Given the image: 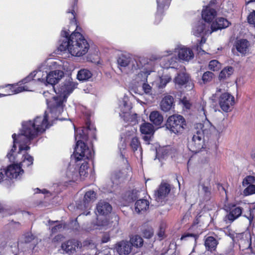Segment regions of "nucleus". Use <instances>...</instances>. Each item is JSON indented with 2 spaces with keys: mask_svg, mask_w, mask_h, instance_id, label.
Listing matches in <instances>:
<instances>
[{
  "mask_svg": "<svg viewBox=\"0 0 255 255\" xmlns=\"http://www.w3.org/2000/svg\"><path fill=\"white\" fill-rule=\"evenodd\" d=\"M86 125V127L75 129V139L77 141L74 148V154L77 161H80L84 158L90 159L93 156V153L86 142L88 141L90 136L96 139V128H91L90 122H87Z\"/></svg>",
  "mask_w": 255,
  "mask_h": 255,
  "instance_id": "nucleus-1",
  "label": "nucleus"
},
{
  "mask_svg": "<svg viewBox=\"0 0 255 255\" xmlns=\"http://www.w3.org/2000/svg\"><path fill=\"white\" fill-rule=\"evenodd\" d=\"M48 118V113L45 111L42 116H37L33 121H29L23 123L22 130L30 139H34L50 127Z\"/></svg>",
  "mask_w": 255,
  "mask_h": 255,
  "instance_id": "nucleus-2",
  "label": "nucleus"
},
{
  "mask_svg": "<svg viewBox=\"0 0 255 255\" xmlns=\"http://www.w3.org/2000/svg\"><path fill=\"white\" fill-rule=\"evenodd\" d=\"M212 126L210 123H197L195 126L194 134L188 141V147L192 152H199L204 146V136L211 133Z\"/></svg>",
  "mask_w": 255,
  "mask_h": 255,
  "instance_id": "nucleus-3",
  "label": "nucleus"
},
{
  "mask_svg": "<svg viewBox=\"0 0 255 255\" xmlns=\"http://www.w3.org/2000/svg\"><path fill=\"white\" fill-rule=\"evenodd\" d=\"M35 75L34 71L18 83L0 86V90H2V93H0V98L23 91H32L30 86L35 83L36 80L34 79Z\"/></svg>",
  "mask_w": 255,
  "mask_h": 255,
  "instance_id": "nucleus-4",
  "label": "nucleus"
},
{
  "mask_svg": "<svg viewBox=\"0 0 255 255\" xmlns=\"http://www.w3.org/2000/svg\"><path fill=\"white\" fill-rule=\"evenodd\" d=\"M73 39L70 53L74 56H81L85 55L89 49V44L83 35L79 32L74 31L71 34Z\"/></svg>",
  "mask_w": 255,
  "mask_h": 255,
  "instance_id": "nucleus-5",
  "label": "nucleus"
},
{
  "mask_svg": "<svg viewBox=\"0 0 255 255\" xmlns=\"http://www.w3.org/2000/svg\"><path fill=\"white\" fill-rule=\"evenodd\" d=\"M165 126L171 132L175 134H180L186 128L187 124L182 116L174 114L167 118Z\"/></svg>",
  "mask_w": 255,
  "mask_h": 255,
  "instance_id": "nucleus-6",
  "label": "nucleus"
},
{
  "mask_svg": "<svg viewBox=\"0 0 255 255\" xmlns=\"http://www.w3.org/2000/svg\"><path fill=\"white\" fill-rule=\"evenodd\" d=\"M218 0H211L208 5L203 7L202 10V18L209 24L211 25L217 17L219 7Z\"/></svg>",
  "mask_w": 255,
  "mask_h": 255,
  "instance_id": "nucleus-7",
  "label": "nucleus"
},
{
  "mask_svg": "<svg viewBox=\"0 0 255 255\" xmlns=\"http://www.w3.org/2000/svg\"><path fill=\"white\" fill-rule=\"evenodd\" d=\"M43 94L48 108L51 111L60 112L63 109L64 99L61 96H52L50 98L51 94L48 91L44 92Z\"/></svg>",
  "mask_w": 255,
  "mask_h": 255,
  "instance_id": "nucleus-8",
  "label": "nucleus"
},
{
  "mask_svg": "<svg viewBox=\"0 0 255 255\" xmlns=\"http://www.w3.org/2000/svg\"><path fill=\"white\" fill-rule=\"evenodd\" d=\"M219 104L221 109L225 112H229L235 104L234 96L228 93H224L221 95L219 99Z\"/></svg>",
  "mask_w": 255,
  "mask_h": 255,
  "instance_id": "nucleus-9",
  "label": "nucleus"
},
{
  "mask_svg": "<svg viewBox=\"0 0 255 255\" xmlns=\"http://www.w3.org/2000/svg\"><path fill=\"white\" fill-rule=\"evenodd\" d=\"M171 190L170 186L167 183H161L154 191V198L158 203L165 202Z\"/></svg>",
  "mask_w": 255,
  "mask_h": 255,
  "instance_id": "nucleus-10",
  "label": "nucleus"
},
{
  "mask_svg": "<svg viewBox=\"0 0 255 255\" xmlns=\"http://www.w3.org/2000/svg\"><path fill=\"white\" fill-rule=\"evenodd\" d=\"M76 85L73 82L66 81L63 82L56 88L53 87L55 92L59 95L58 96H61L64 100L66 96L71 93L76 88Z\"/></svg>",
  "mask_w": 255,
  "mask_h": 255,
  "instance_id": "nucleus-11",
  "label": "nucleus"
},
{
  "mask_svg": "<svg viewBox=\"0 0 255 255\" xmlns=\"http://www.w3.org/2000/svg\"><path fill=\"white\" fill-rule=\"evenodd\" d=\"M226 211L228 212V214L225 218L230 223H232L241 216L242 214L243 208L234 204H229L226 206Z\"/></svg>",
  "mask_w": 255,
  "mask_h": 255,
  "instance_id": "nucleus-12",
  "label": "nucleus"
},
{
  "mask_svg": "<svg viewBox=\"0 0 255 255\" xmlns=\"http://www.w3.org/2000/svg\"><path fill=\"white\" fill-rule=\"evenodd\" d=\"M4 175L10 179L17 178L23 173L24 171L19 164H13L8 165L4 169Z\"/></svg>",
  "mask_w": 255,
  "mask_h": 255,
  "instance_id": "nucleus-13",
  "label": "nucleus"
},
{
  "mask_svg": "<svg viewBox=\"0 0 255 255\" xmlns=\"http://www.w3.org/2000/svg\"><path fill=\"white\" fill-rule=\"evenodd\" d=\"M175 102L174 98L169 95H166L162 98L160 103V109L164 112H168L174 109Z\"/></svg>",
  "mask_w": 255,
  "mask_h": 255,
  "instance_id": "nucleus-14",
  "label": "nucleus"
},
{
  "mask_svg": "<svg viewBox=\"0 0 255 255\" xmlns=\"http://www.w3.org/2000/svg\"><path fill=\"white\" fill-rule=\"evenodd\" d=\"M231 24V23L227 19L222 17H218L211 23L210 33L226 28Z\"/></svg>",
  "mask_w": 255,
  "mask_h": 255,
  "instance_id": "nucleus-15",
  "label": "nucleus"
},
{
  "mask_svg": "<svg viewBox=\"0 0 255 255\" xmlns=\"http://www.w3.org/2000/svg\"><path fill=\"white\" fill-rule=\"evenodd\" d=\"M33 139H30L27 134H25L23 130L21 133L18 134V140L19 142V151L18 153H20L22 150H28L30 149V146L28 145L31 141Z\"/></svg>",
  "mask_w": 255,
  "mask_h": 255,
  "instance_id": "nucleus-16",
  "label": "nucleus"
},
{
  "mask_svg": "<svg viewBox=\"0 0 255 255\" xmlns=\"http://www.w3.org/2000/svg\"><path fill=\"white\" fill-rule=\"evenodd\" d=\"M64 72L61 70H54L50 72L46 76V82L47 84L55 87V85L63 77Z\"/></svg>",
  "mask_w": 255,
  "mask_h": 255,
  "instance_id": "nucleus-17",
  "label": "nucleus"
},
{
  "mask_svg": "<svg viewBox=\"0 0 255 255\" xmlns=\"http://www.w3.org/2000/svg\"><path fill=\"white\" fill-rule=\"evenodd\" d=\"M61 35L64 39L62 40L61 43L59 45L58 49L61 51H65L68 50L70 52V48H71L72 42L73 40L71 38V35H69V33L65 30L61 31Z\"/></svg>",
  "mask_w": 255,
  "mask_h": 255,
  "instance_id": "nucleus-18",
  "label": "nucleus"
},
{
  "mask_svg": "<svg viewBox=\"0 0 255 255\" xmlns=\"http://www.w3.org/2000/svg\"><path fill=\"white\" fill-rule=\"evenodd\" d=\"M249 41L246 39H241L236 41L234 47L242 55L245 56L249 50Z\"/></svg>",
  "mask_w": 255,
  "mask_h": 255,
  "instance_id": "nucleus-19",
  "label": "nucleus"
},
{
  "mask_svg": "<svg viewBox=\"0 0 255 255\" xmlns=\"http://www.w3.org/2000/svg\"><path fill=\"white\" fill-rule=\"evenodd\" d=\"M79 244L77 241L75 240H68L61 245V248L66 253L69 254H73L76 249H78Z\"/></svg>",
  "mask_w": 255,
  "mask_h": 255,
  "instance_id": "nucleus-20",
  "label": "nucleus"
},
{
  "mask_svg": "<svg viewBox=\"0 0 255 255\" xmlns=\"http://www.w3.org/2000/svg\"><path fill=\"white\" fill-rule=\"evenodd\" d=\"M117 251L120 255H127L131 252L130 244L127 241H121L117 244Z\"/></svg>",
  "mask_w": 255,
  "mask_h": 255,
  "instance_id": "nucleus-21",
  "label": "nucleus"
},
{
  "mask_svg": "<svg viewBox=\"0 0 255 255\" xmlns=\"http://www.w3.org/2000/svg\"><path fill=\"white\" fill-rule=\"evenodd\" d=\"M78 0H73L71 4V6L67 11V13H71L73 15V18L71 19L70 23L74 24L78 27V21L76 18V11L78 9Z\"/></svg>",
  "mask_w": 255,
  "mask_h": 255,
  "instance_id": "nucleus-22",
  "label": "nucleus"
},
{
  "mask_svg": "<svg viewBox=\"0 0 255 255\" xmlns=\"http://www.w3.org/2000/svg\"><path fill=\"white\" fill-rule=\"evenodd\" d=\"M178 55L180 59L188 61L193 58L194 54L190 48L182 47L179 49Z\"/></svg>",
  "mask_w": 255,
  "mask_h": 255,
  "instance_id": "nucleus-23",
  "label": "nucleus"
},
{
  "mask_svg": "<svg viewBox=\"0 0 255 255\" xmlns=\"http://www.w3.org/2000/svg\"><path fill=\"white\" fill-rule=\"evenodd\" d=\"M219 243L218 241L212 236L207 237L205 239L204 245L206 250L210 252L216 251Z\"/></svg>",
  "mask_w": 255,
  "mask_h": 255,
  "instance_id": "nucleus-24",
  "label": "nucleus"
},
{
  "mask_svg": "<svg viewBox=\"0 0 255 255\" xmlns=\"http://www.w3.org/2000/svg\"><path fill=\"white\" fill-rule=\"evenodd\" d=\"M97 210L100 215H108L112 211V207L109 203L101 201L97 205Z\"/></svg>",
  "mask_w": 255,
  "mask_h": 255,
  "instance_id": "nucleus-25",
  "label": "nucleus"
},
{
  "mask_svg": "<svg viewBox=\"0 0 255 255\" xmlns=\"http://www.w3.org/2000/svg\"><path fill=\"white\" fill-rule=\"evenodd\" d=\"M97 198V193L93 190L87 191L84 196L83 204L84 207L87 208L89 207V204L94 202Z\"/></svg>",
  "mask_w": 255,
  "mask_h": 255,
  "instance_id": "nucleus-26",
  "label": "nucleus"
},
{
  "mask_svg": "<svg viewBox=\"0 0 255 255\" xmlns=\"http://www.w3.org/2000/svg\"><path fill=\"white\" fill-rule=\"evenodd\" d=\"M149 120L155 126H160L163 122V117L159 112L154 111L150 113Z\"/></svg>",
  "mask_w": 255,
  "mask_h": 255,
  "instance_id": "nucleus-27",
  "label": "nucleus"
},
{
  "mask_svg": "<svg viewBox=\"0 0 255 255\" xmlns=\"http://www.w3.org/2000/svg\"><path fill=\"white\" fill-rule=\"evenodd\" d=\"M149 202L146 199H139L135 203V210L137 213L146 211L149 208Z\"/></svg>",
  "mask_w": 255,
  "mask_h": 255,
  "instance_id": "nucleus-28",
  "label": "nucleus"
},
{
  "mask_svg": "<svg viewBox=\"0 0 255 255\" xmlns=\"http://www.w3.org/2000/svg\"><path fill=\"white\" fill-rule=\"evenodd\" d=\"M92 76L93 74L89 70L81 69L78 72L77 78L80 81H88Z\"/></svg>",
  "mask_w": 255,
  "mask_h": 255,
  "instance_id": "nucleus-29",
  "label": "nucleus"
},
{
  "mask_svg": "<svg viewBox=\"0 0 255 255\" xmlns=\"http://www.w3.org/2000/svg\"><path fill=\"white\" fill-rule=\"evenodd\" d=\"M189 76L185 73H180L174 78V81L175 84L183 86L189 82Z\"/></svg>",
  "mask_w": 255,
  "mask_h": 255,
  "instance_id": "nucleus-30",
  "label": "nucleus"
},
{
  "mask_svg": "<svg viewBox=\"0 0 255 255\" xmlns=\"http://www.w3.org/2000/svg\"><path fill=\"white\" fill-rule=\"evenodd\" d=\"M234 72V69L232 66L225 67L219 73V79L224 80L229 78Z\"/></svg>",
  "mask_w": 255,
  "mask_h": 255,
  "instance_id": "nucleus-31",
  "label": "nucleus"
},
{
  "mask_svg": "<svg viewBox=\"0 0 255 255\" xmlns=\"http://www.w3.org/2000/svg\"><path fill=\"white\" fill-rule=\"evenodd\" d=\"M140 131L143 134H152L154 132L153 126L149 123L144 122L140 125Z\"/></svg>",
  "mask_w": 255,
  "mask_h": 255,
  "instance_id": "nucleus-32",
  "label": "nucleus"
},
{
  "mask_svg": "<svg viewBox=\"0 0 255 255\" xmlns=\"http://www.w3.org/2000/svg\"><path fill=\"white\" fill-rule=\"evenodd\" d=\"M34 158L28 153H26L23 155L22 160L19 164L20 165L21 168L28 167L31 166L33 163Z\"/></svg>",
  "mask_w": 255,
  "mask_h": 255,
  "instance_id": "nucleus-33",
  "label": "nucleus"
},
{
  "mask_svg": "<svg viewBox=\"0 0 255 255\" xmlns=\"http://www.w3.org/2000/svg\"><path fill=\"white\" fill-rule=\"evenodd\" d=\"M141 233L144 238L150 239L154 235V231L151 226L144 225L142 226L141 228Z\"/></svg>",
  "mask_w": 255,
  "mask_h": 255,
  "instance_id": "nucleus-34",
  "label": "nucleus"
},
{
  "mask_svg": "<svg viewBox=\"0 0 255 255\" xmlns=\"http://www.w3.org/2000/svg\"><path fill=\"white\" fill-rule=\"evenodd\" d=\"M203 192V198L206 201H209L212 197L211 188L210 186H206L204 183L201 185Z\"/></svg>",
  "mask_w": 255,
  "mask_h": 255,
  "instance_id": "nucleus-35",
  "label": "nucleus"
},
{
  "mask_svg": "<svg viewBox=\"0 0 255 255\" xmlns=\"http://www.w3.org/2000/svg\"><path fill=\"white\" fill-rule=\"evenodd\" d=\"M131 58L124 55L120 56L117 60L118 65L121 67H126L130 63Z\"/></svg>",
  "mask_w": 255,
  "mask_h": 255,
  "instance_id": "nucleus-36",
  "label": "nucleus"
},
{
  "mask_svg": "<svg viewBox=\"0 0 255 255\" xmlns=\"http://www.w3.org/2000/svg\"><path fill=\"white\" fill-rule=\"evenodd\" d=\"M130 244L136 248L142 247L143 244L142 238L139 235H135L130 239Z\"/></svg>",
  "mask_w": 255,
  "mask_h": 255,
  "instance_id": "nucleus-37",
  "label": "nucleus"
},
{
  "mask_svg": "<svg viewBox=\"0 0 255 255\" xmlns=\"http://www.w3.org/2000/svg\"><path fill=\"white\" fill-rule=\"evenodd\" d=\"M209 29H206V24L203 22H199L196 26V29L194 34L197 35H200L201 33L206 34Z\"/></svg>",
  "mask_w": 255,
  "mask_h": 255,
  "instance_id": "nucleus-38",
  "label": "nucleus"
},
{
  "mask_svg": "<svg viewBox=\"0 0 255 255\" xmlns=\"http://www.w3.org/2000/svg\"><path fill=\"white\" fill-rule=\"evenodd\" d=\"M209 69L213 71H218L221 68V64L217 60H212L210 61Z\"/></svg>",
  "mask_w": 255,
  "mask_h": 255,
  "instance_id": "nucleus-39",
  "label": "nucleus"
},
{
  "mask_svg": "<svg viewBox=\"0 0 255 255\" xmlns=\"http://www.w3.org/2000/svg\"><path fill=\"white\" fill-rule=\"evenodd\" d=\"M214 77V74L213 73L210 71H206L203 74L202 80L204 84H207L210 82Z\"/></svg>",
  "mask_w": 255,
  "mask_h": 255,
  "instance_id": "nucleus-40",
  "label": "nucleus"
},
{
  "mask_svg": "<svg viewBox=\"0 0 255 255\" xmlns=\"http://www.w3.org/2000/svg\"><path fill=\"white\" fill-rule=\"evenodd\" d=\"M12 137L13 138V145L11 149L10 150V152L8 153L7 154V156L8 158H10L12 156L13 152L15 151L16 150V143L19 144L18 140V135H17L15 133H13L12 135Z\"/></svg>",
  "mask_w": 255,
  "mask_h": 255,
  "instance_id": "nucleus-41",
  "label": "nucleus"
},
{
  "mask_svg": "<svg viewBox=\"0 0 255 255\" xmlns=\"http://www.w3.org/2000/svg\"><path fill=\"white\" fill-rule=\"evenodd\" d=\"M88 163L84 161L79 168V174L81 176H87L88 174Z\"/></svg>",
  "mask_w": 255,
  "mask_h": 255,
  "instance_id": "nucleus-42",
  "label": "nucleus"
},
{
  "mask_svg": "<svg viewBox=\"0 0 255 255\" xmlns=\"http://www.w3.org/2000/svg\"><path fill=\"white\" fill-rule=\"evenodd\" d=\"M166 229V225L164 223H162L160 225L158 231L157 232V236L160 241L163 240L165 237V232Z\"/></svg>",
  "mask_w": 255,
  "mask_h": 255,
  "instance_id": "nucleus-43",
  "label": "nucleus"
},
{
  "mask_svg": "<svg viewBox=\"0 0 255 255\" xmlns=\"http://www.w3.org/2000/svg\"><path fill=\"white\" fill-rule=\"evenodd\" d=\"M188 238H192L195 242H196L199 238V235L197 234L190 233L188 232L185 233L181 236L180 240L182 241L187 240Z\"/></svg>",
  "mask_w": 255,
  "mask_h": 255,
  "instance_id": "nucleus-44",
  "label": "nucleus"
},
{
  "mask_svg": "<svg viewBox=\"0 0 255 255\" xmlns=\"http://www.w3.org/2000/svg\"><path fill=\"white\" fill-rule=\"evenodd\" d=\"M255 183V177L252 175H248L243 179V185L244 186Z\"/></svg>",
  "mask_w": 255,
  "mask_h": 255,
  "instance_id": "nucleus-45",
  "label": "nucleus"
},
{
  "mask_svg": "<svg viewBox=\"0 0 255 255\" xmlns=\"http://www.w3.org/2000/svg\"><path fill=\"white\" fill-rule=\"evenodd\" d=\"M130 146L134 151L137 150V148L140 146V142L137 137H134L132 138Z\"/></svg>",
  "mask_w": 255,
  "mask_h": 255,
  "instance_id": "nucleus-46",
  "label": "nucleus"
},
{
  "mask_svg": "<svg viewBox=\"0 0 255 255\" xmlns=\"http://www.w3.org/2000/svg\"><path fill=\"white\" fill-rule=\"evenodd\" d=\"M244 194L245 196H249L255 194V185H249L244 189Z\"/></svg>",
  "mask_w": 255,
  "mask_h": 255,
  "instance_id": "nucleus-47",
  "label": "nucleus"
},
{
  "mask_svg": "<svg viewBox=\"0 0 255 255\" xmlns=\"http://www.w3.org/2000/svg\"><path fill=\"white\" fill-rule=\"evenodd\" d=\"M173 60V58H171L170 59H169L168 58L164 59V60L161 62V65L163 68L165 69L174 68V67L172 66V62Z\"/></svg>",
  "mask_w": 255,
  "mask_h": 255,
  "instance_id": "nucleus-48",
  "label": "nucleus"
},
{
  "mask_svg": "<svg viewBox=\"0 0 255 255\" xmlns=\"http://www.w3.org/2000/svg\"><path fill=\"white\" fill-rule=\"evenodd\" d=\"M206 41V38L204 36H202L199 43H197L196 45V49L200 53H205V51L202 48L203 45L205 43Z\"/></svg>",
  "mask_w": 255,
  "mask_h": 255,
  "instance_id": "nucleus-49",
  "label": "nucleus"
},
{
  "mask_svg": "<svg viewBox=\"0 0 255 255\" xmlns=\"http://www.w3.org/2000/svg\"><path fill=\"white\" fill-rule=\"evenodd\" d=\"M248 23L255 28V10L251 12L247 17Z\"/></svg>",
  "mask_w": 255,
  "mask_h": 255,
  "instance_id": "nucleus-50",
  "label": "nucleus"
},
{
  "mask_svg": "<svg viewBox=\"0 0 255 255\" xmlns=\"http://www.w3.org/2000/svg\"><path fill=\"white\" fill-rule=\"evenodd\" d=\"M158 9H164L166 6L169 4L168 0H156Z\"/></svg>",
  "mask_w": 255,
  "mask_h": 255,
  "instance_id": "nucleus-51",
  "label": "nucleus"
},
{
  "mask_svg": "<svg viewBox=\"0 0 255 255\" xmlns=\"http://www.w3.org/2000/svg\"><path fill=\"white\" fill-rule=\"evenodd\" d=\"M34 239V236L31 233H27L24 235V242L25 243H29Z\"/></svg>",
  "mask_w": 255,
  "mask_h": 255,
  "instance_id": "nucleus-52",
  "label": "nucleus"
},
{
  "mask_svg": "<svg viewBox=\"0 0 255 255\" xmlns=\"http://www.w3.org/2000/svg\"><path fill=\"white\" fill-rule=\"evenodd\" d=\"M62 224H59L58 225H56L51 228V233L52 234H56L58 232H60V231L62 229Z\"/></svg>",
  "mask_w": 255,
  "mask_h": 255,
  "instance_id": "nucleus-53",
  "label": "nucleus"
},
{
  "mask_svg": "<svg viewBox=\"0 0 255 255\" xmlns=\"http://www.w3.org/2000/svg\"><path fill=\"white\" fill-rule=\"evenodd\" d=\"M64 238L63 236L61 234H58L55 236L52 239V242L54 243H58L61 242Z\"/></svg>",
  "mask_w": 255,
  "mask_h": 255,
  "instance_id": "nucleus-54",
  "label": "nucleus"
},
{
  "mask_svg": "<svg viewBox=\"0 0 255 255\" xmlns=\"http://www.w3.org/2000/svg\"><path fill=\"white\" fill-rule=\"evenodd\" d=\"M142 88L144 92L146 94L149 93L151 90V88L150 85L148 84L145 83L142 85Z\"/></svg>",
  "mask_w": 255,
  "mask_h": 255,
  "instance_id": "nucleus-55",
  "label": "nucleus"
},
{
  "mask_svg": "<svg viewBox=\"0 0 255 255\" xmlns=\"http://www.w3.org/2000/svg\"><path fill=\"white\" fill-rule=\"evenodd\" d=\"M182 102L184 105V106L187 109H190L191 107V104L190 102L186 99H183L182 100Z\"/></svg>",
  "mask_w": 255,
  "mask_h": 255,
  "instance_id": "nucleus-56",
  "label": "nucleus"
},
{
  "mask_svg": "<svg viewBox=\"0 0 255 255\" xmlns=\"http://www.w3.org/2000/svg\"><path fill=\"white\" fill-rule=\"evenodd\" d=\"M110 240V237L109 235L104 234L102 238L101 242L102 243H106Z\"/></svg>",
  "mask_w": 255,
  "mask_h": 255,
  "instance_id": "nucleus-57",
  "label": "nucleus"
},
{
  "mask_svg": "<svg viewBox=\"0 0 255 255\" xmlns=\"http://www.w3.org/2000/svg\"><path fill=\"white\" fill-rule=\"evenodd\" d=\"M4 178V174L2 172H0V182L3 181V179Z\"/></svg>",
  "mask_w": 255,
  "mask_h": 255,
  "instance_id": "nucleus-58",
  "label": "nucleus"
},
{
  "mask_svg": "<svg viewBox=\"0 0 255 255\" xmlns=\"http://www.w3.org/2000/svg\"><path fill=\"white\" fill-rule=\"evenodd\" d=\"M246 4H248L251 2H255V0H245Z\"/></svg>",
  "mask_w": 255,
  "mask_h": 255,
  "instance_id": "nucleus-59",
  "label": "nucleus"
},
{
  "mask_svg": "<svg viewBox=\"0 0 255 255\" xmlns=\"http://www.w3.org/2000/svg\"><path fill=\"white\" fill-rule=\"evenodd\" d=\"M59 223V221H51V220L49 221V223L50 224H51L52 223Z\"/></svg>",
  "mask_w": 255,
  "mask_h": 255,
  "instance_id": "nucleus-60",
  "label": "nucleus"
},
{
  "mask_svg": "<svg viewBox=\"0 0 255 255\" xmlns=\"http://www.w3.org/2000/svg\"><path fill=\"white\" fill-rule=\"evenodd\" d=\"M3 210V207L2 205L0 204V213Z\"/></svg>",
  "mask_w": 255,
  "mask_h": 255,
  "instance_id": "nucleus-61",
  "label": "nucleus"
},
{
  "mask_svg": "<svg viewBox=\"0 0 255 255\" xmlns=\"http://www.w3.org/2000/svg\"><path fill=\"white\" fill-rule=\"evenodd\" d=\"M208 182L209 183L211 181V179L209 178V179H208Z\"/></svg>",
  "mask_w": 255,
  "mask_h": 255,
  "instance_id": "nucleus-62",
  "label": "nucleus"
},
{
  "mask_svg": "<svg viewBox=\"0 0 255 255\" xmlns=\"http://www.w3.org/2000/svg\"><path fill=\"white\" fill-rule=\"evenodd\" d=\"M218 185L219 186H222V185H221L220 183H218Z\"/></svg>",
  "mask_w": 255,
  "mask_h": 255,
  "instance_id": "nucleus-63",
  "label": "nucleus"
},
{
  "mask_svg": "<svg viewBox=\"0 0 255 255\" xmlns=\"http://www.w3.org/2000/svg\"><path fill=\"white\" fill-rule=\"evenodd\" d=\"M202 110L204 112L205 111V109H204V107H202Z\"/></svg>",
  "mask_w": 255,
  "mask_h": 255,
  "instance_id": "nucleus-64",
  "label": "nucleus"
}]
</instances>
